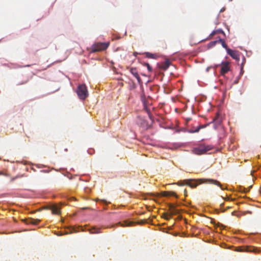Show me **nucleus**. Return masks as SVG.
Returning <instances> with one entry per match:
<instances>
[{"label": "nucleus", "instance_id": "obj_13", "mask_svg": "<svg viewBox=\"0 0 261 261\" xmlns=\"http://www.w3.org/2000/svg\"><path fill=\"white\" fill-rule=\"evenodd\" d=\"M146 57L150 59H156L159 56L156 54H152L149 52H146L144 53Z\"/></svg>", "mask_w": 261, "mask_h": 261}, {"label": "nucleus", "instance_id": "obj_19", "mask_svg": "<svg viewBox=\"0 0 261 261\" xmlns=\"http://www.w3.org/2000/svg\"><path fill=\"white\" fill-rule=\"evenodd\" d=\"M162 217L165 219L166 220H168L172 218V216L170 213H164L162 215Z\"/></svg>", "mask_w": 261, "mask_h": 261}, {"label": "nucleus", "instance_id": "obj_32", "mask_svg": "<svg viewBox=\"0 0 261 261\" xmlns=\"http://www.w3.org/2000/svg\"><path fill=\"white\" fill-rule=\"evenodd\" d=\"M210 67L207 68L206 71H208L209 70Z\"/></svg>", "mask_w": 261, "mask_h": 261}, {"label": "nucleus", "instance_id": "obj_24", "mask_svg": "<svg viewBox=\"0 0 261 261\" xmlns=\"http://www.w3.org/2000/svg\"><path fill=\"white\" fill-rule=\"evenodd\" d=\"M145 65L147 67V69H148V71H152V68H151V67L150 66V65L148 63H145Z\"/></svg>", "mask_w": 261, "mask_h": 261}, {"label": "nucleus", "instance_id": "obj_22", "mask_svg": "<svg viewBox=\"0 0 261 261\" xmlns=\"http://www.w3.org/2000/svg\"><path fill=\"white\" fill-rule=\"evenodd\" d=\"M177 184L178 185V186H183V185H186L185 184V180H183V181H178Z\"/></svg>", "mask_w": 261, "mask_h": 261}, {"label": "nucleus", "instance_id": "obj_8", "mask_svg": "<svg viewBox=\"0 0 261 261\" xmlns=\"http://www.w3.org/2000/svg\"><path fill=\"white\" fill-rule=\"evenodd\" d=\"M170 64V61L169 60H166L164 63L160 66V68L164 70H166L168 68Z\"/></svg>", "mask_w": 261, "mask_h": 261}, {"label": "nucleus", "instance_id": "obj_15", "mask_svg": "<svg viewBox=\"0 0 261 261\" xmlns=\"http://www.w3.org/2000/svg\"><path fill=\"white\" fill-rule=\"evenodd\" d=\"M134 223V222L125 221L123 223L119 222L118 224L120 225L121 226L125 227L132 226Z\"/></svg>", "mask_w": 261, "mask_h": 261}, {"label": "nucleus", "instance_id": "obj_21", "mask_svg": "<svg viewBox=\"0 0 261 261\" xmlns=\"http://www.w3.org/2000/svg\"><path fill=\"white\" fill-rule=\"evenodd\" d=\"M178 210L177 209H176L175 207H174V208L171 210L170 212V214L171 215V216L172 215H176L178 213Z\"/></svg>", "mask_w": 261, "mask_h": 261}, {"label": "nucleus", "instance_id": "obj_6", "mask_svg": "<svg viewBox=\"0 0 261 261\" xmlns=\"http://www.w3.org/2000/svg\"><path fill=\"white\" fill-rule=\"evenodd\" d=\"M229 63L228 62H223L221 63V74L223 75L227 73L230 69Z\"/></svg>", "mask_w": 261, "mask_h": 261}, {"label": "nucleus", "instance_id": "obj_29", "mask_svg": "<svg viewBox=\"0 0 261 261\" xmlns=\"http://www.w3.org/2000/svg\"><path fill=\"white\" fill-rule=\"evenodd\" d=\"M27 81H25V82H23L22 83H19V84H18L17 85H20L23 84H25V83H27Z\"/></svg>", "mask_w": 261, "mask_h": 261}, {"label": "nucleus", "instance_id": "obj_12", "mask_svg": "<svg viewBox=\"0 0 261 261\" xmlns=\"http://www.w3.org/2000/svg\"><path fill=\"white\" fill-rule=\"evenodd\" d=\"M213 121L216 125L218 126L220 125L221 123V119L219 117V115L218 114H217Z\"/></svg>", "mask_w": 261, "mask_h": 261}, {"label": "nucleus", "instance_id": "obj_2", "mask_svg": "<svg viewBox=\"0 0 261 261\" xmlns=\"http://www.w3.org/2000/svg\"><path fill=\"white\" fill-rule=\"evenodd\" d=\"M213 147L212 145L201 144L197 147H194L192 150L193 153L196 155H201L206 153L207 151L212 150Z\"/></svg>", "mask_w": 261, "mask_h": 261}, {"label": "nucleus", "instance_id": "obj_4", "mask_svg": "<svg viewBox=\"0 0 261 261\" xmlns=\"http://www.w3.org/2000/svg\"><path fill=\"white\" fill-rule=\"evenodd\" d=\"M76 93L79 97L82 100L85 99L88 95L87 87L84 84L78 86Z\"/></svg>", "mask_w": 261, "mask_h": 261}, {"label": "nucleus", "instance_id": "obj_18", "mask_svg": "<svg viewBox=\"0 0 261 261\" xmlns=\"http://www.w3.org/2000/svg\"><path fill=\"white\" fill-rule=\"evenodd\" d=\"M204 126L203 125H199L195 129H190L189 130V132L190 133H197L198 132L199 130L202 128H204Z\"/></svg>", "mask_w": 261, "mask_h": 261}, {"label": "nucleus", "instance_id": "obj_11", "mask_svg": "<svg viewBox=\"0 0 261 261\" xmlns=\"http://www.w3.org/2000/svg\"><path fill=\"white\" fill-rule=\"evenodd\" d=\"M218 33H222V34L225 35L224 32H223V31L222 30H221V29H218V30H216L213 31L212 32V33L210 35L209 38H211L213 36H214L216 34H218Z\"/></svg>", "mask_w": 261, "mask_h": 261}, {"label": "nucleus", "instance_id": "obj_16", "mask_svg": "<svg viewBox=\"0 0 261 261\" xmlns=\"http://www.w3.org/2000/svg\"><path fill=\"white\" fill-rule=\"evenodd\" d=\"M51 211L53 214H59L60 213L59 208L56 205L52 207Z\"/></svg>", "mask_w": 261, "mask_h": 261}, {"label": "nucleus", "instance_id": "obj_9", "mask_svg": "<svg viewBox=\"0 0 261 261\" xmlns=\"http://www.w3.org/2000/svg\"><path fill=\"white\" fill-rule=\"evenodd\" d=\"M89 231L91 234L101 233V228L99 227H93L89 229Z\"/></svg>", "mask_w": 261, "mask_h": 261}, {"label": "nucleus", "instance_id": "obj_3", "mask_svg": "<svg viewBox=\"0 0 261 261\" xmlns=\"http://www.w3.org/2000/svg\"><path fill=\"white\" fill-rule=\"evenodd\" d=\"M109 42H96L90 47L91 53L106 50L109 46Z\"/></svg>", "mask_w": 261, "mask_h": 261}, {"label": "nucleus", "instance_id": "obj_28", "mask_svg": "<svg viewBox=\"0 0 261 261\" xmlns=\"http://www.w3.org/2000/svg\"><path fill=\"white\" fill-rule=\"evenodd\" d=\"M0 175H4L5 176H7L8 175L7 174L4 173L2 172H0Z\"/></svg>", "mask_w": 261, "mask_h": 261}, {"label": "nucleus", "instance_id": "obj_20", "mask_svg": "<svg viewBox=\"0 0 261 261\" xmlns=\"http://www.w3.org/2000/svg\"><path fill=\"white\" fill-rule=\"evenodd\" d=\"M218 43H219L218 40L211 41L208 44V45H207L208 47L212 48V47H214Z\"/></svg>", "mask_w": 261, "mask_h": 261}, {"label": "nucleus", "instance_id": "obj_25", "mask_svg": "<svg viewBox=\"0 0 261 261\" xmlns=\"http://www.w3.org/2000/svg\"><path fill=\"white\" fill-rule=\"evenodd\" d=\"M248 248L247 251H255V250H256V248Z\"/></svg>", "mask_w": 261, "mask_h": 261}, {"label": "nucleus", "instance_id": "obj_27", "mask_svg": "<svg viewBox=\"0 0 261 261\" xmlns=\"http://www.w3.org/2000/svg\"><path fill=\"white\" fill-rule=\"evenodd\" d=\"M18 176H15V177H12L11 180H10V181L11 182H13L17 178H18Z\"/></svg>", "mask_w": 261, "mask_h": 261}, {"label": "nucleus", "instance_id": "obj_5", "mask_svg": "<svg viewBox=\"0 0 261 261\" xmlns=\"http://www.w3.org/2000/svg\"><path fill=\"white\" fill-rule=\"evenodd\" d=\"M227 53L233 59L236 60L237 61H239L240 54L238 51L233 50L231 49H228Z\"/></svg>", "mask_w": 261, "mask_h": 261}, {"label": "nucleus", "instance_id": "obj_17", "mask_svg": "<svg viewBox=\"0 0 261 261\" xmlns=\"http://www.w3.org/2000/svg\"><path fill=\"white\" fill-rule=\"evenodd\" d=\"M218 41H219V43H221V44L222 46H223V47L225 48L226 51H227V49H229V48H228L227 45L226 44L225 41L223 39H222L221 38H219L218 39Z\"/></svg>", "mask_w": 261, "mask_h": 261}, {"label": "nucleus", "instance_id": "obj_7", "mask_svg": "<svg viewBox=\"0 0 261 261\" xmlns=\"http://www.w3.org/2000/svg\"><path fill=\"white\" fill-rule=\"evenodd\" d=\"M131 73L137 79L139 83L141 82V78L138 73L137 70L135 68H131L130 69Z\"/></svg>", "mask_w": 261, "mask_h": 261}, {"label": "nucleus", "instance_id": "obj_33", "mask_svg": "<svg viewBox=\"0 0 261 261\" xmlns=\"http://www.w3.org/2000/svg\"><path fill=\"white\" fill-rule=\"evenodd\" d=\"M243 71V67H242V68H241V72Z\"/></svg>", "mask_w": 261, "mask_h": 261}, {"label": "nucleus", "instance_id": "obj_31", "mask_svg": "<svg viewBox=\"0 0 261 261\" xmlns=\"http://www.w3.org/2000/svg\"><path fill=\"white\" fill-rule=\"evenodd\" d=\"M184 193H185V195L186 196H187V192L186 190H185V191H184Z\"/></svg>", "mask_w": 261, "mask_h": 261}, {"label": "nucleus", "instance_id": "obj_23", "mask_svg": "<svg viewBox=\"0 0 261 261\" xmlns=\"http://www.w3.org/2000/svg\"><path fill=\"white\" fill-rule=\"evenodd\" d=\"M168 206H169V211H170V212L171 210H172L174 208V207H175V206H174V205H173V204H171V203H170V204H168Z\"/></svg>", "mask_w": 261, "mask_h": 261}, {"label": "nucleus", "instance_id": "obj_14", "mask_svg": "<svg viewBox=\"0 0 261 261\" xmlns=\"http://www.w3.org/2000/svg\"><path fill=\"white\" fill-rule=\"evenodd\" d=\"M161 195L162 196H164V197L170 196H175L176 194L175 193H174L173 192L164 191V192H162Z\"/></svg>", "mask_w": 261, "mask_h": 261}, {"label": "nucleus", "instance_id": "obj_26", "mask_svg": "<svg viewBox=\"0 0 261 261\" xmlns=\"http://www.w3.org/2000/svg\"><path fill=\"white\" fill-rule=\"evenodd\" d=\"M146 222V220H142L141 221L138 222V223L139 224H144V223H145Z\"/></svg>", "mask_w": 261, "mask_h": 261}, {"label": "nucleus", "instance_id": "obj_30", "mask_svg": "<svg viewBox=\"0 0 261 261\" xmlns=\"http://www.w3.org/2000/svg\"><path fill=\"white\" fill-rule=\"evenodd\" d=\"M148 115H149V117L150 119H152L151 115V114L149 113H148Z\"/></svg>", "mask_w": 261, "mask_h": 261}, {"label": "nucleus", "instance_id": "obj_10", "mask_svg": "<svg viewBox=\"0 0 261 261\" xmlns=\"http://www.w3.org/2000/svg\"><path fill=\"white\" fill-rule=\"evenodd\" d=\"M40 221L39 219H35L32 218H30L26 220V223L27 224H32L34 225H37Z\"/></svg>", "mask_w": 261, "mask_h": 261}, {"label": "nucleus", "instance_id": "obj_1", "mask_svg": "<svg viewBox=\"0 0 261 261\" xmlns=\"http://www.w3.org/2000/svg\"><path fill=\"white\" fill-rule=\"evenodd\" d=\"M202 184H214L220 187L222 190H223L220 182L215 179L200 178L197 179H189L185 180L186 185H188L192 188H196L198 185Z\"/></svg>", "mask_w": 261, "mask_h": 261}]
</instances>
